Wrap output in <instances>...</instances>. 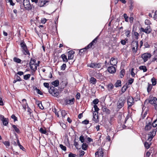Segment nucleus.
Segmentation results:
<instances>
[{"instance_id": "f257e3e1", "label": "nucleus", "mask_w": 157, "mask_h": 157, "mask_svg": "<svg viewBox=\"0 0 157 157\" xmlns=\"http://www.w3.org/2000/svg\"><path fill=\"white\" fill-rule=\"evenodd\" d=\"M149 103L152 104L154 106V108L155 109H157V98L155 97L151 98V99H147L146 100L144 101V104L146 103Z\"/></svg>"}, {"instance_id": "f03ea898", "label": "nucleus", "mask_w": 157, "mask_h": 157, "mask_svg": "<svg viewBox=\"0 0 157 157\" xmlns=\"http://www.w3.org/2000/svg\"><path fill=\"white\" fill-rule=\"evenodd\" d=\"M126 101V98L124 97H121L120 98L117 103V105L118 108L121 109L124 105Z\"/></svg>"}, {"instance_id": "7ed1b4c3", "label": "nucleus", "mask_w": 157, "mask_h": 157, "mask_svg": "<svg viewBox=\"0 0 157 157\" xmlns=\"http://www.w3.org/2000/svg\"><path fill=\"white\" fill-rule=\"evenodd\" d=\"M49 92L53 96L57 97L59 95L58 90L53 86L50 87Z\"/></svg>"}, {"instance_id": "20e7f679", "label": "nucleus", "mask_w": 157, "mask_h": 157, "mask_svg": "<svg viewBox=\"0 0 157 157\" xmlns=\"http://www.w3.org/2000/svg\"><path fill=\"white\" fill-rule=\"evenodd\" d=\"M156 131V128H155L153 129L152 132H151L149 133L148 134V137L147 141L149 142L151 141L153 137L155 135Z\"/></svg>"}, {"instance_id": "39448f33", "label": "nucleus", "mask_w": 157, "mask_h": 157, "mask_svg": "<svg viewBox=\"0 0 157 157\" xmlns=\"http://www.w3.org/2000/svg\"><path fill=\"white\" fill-rule=\"evenodd\" d=\"M127 102L128 105V108L132 106L134 103L133 98L131 97H129L127 99Z\"/></svg>"}, {"instance_id": "423d86ee", "label": "nucleus", "mask_w": 157, "mask_h": 157, "mask_svg": "<svg viewBox=\"0 0 157 157\" xmlns=\"http://www.w3.org/2000/svg\"><path fill=\"white\" fill-rule=\"evenodd\" d=\"M151 56V55L149 53H145L142 55L141 57L144 60V62H146Z\"/></svg>"}, {"instance_id": "0eeeda50", "label": "nucleus", "mask_w": 157, "mask_h": 157, "mask_svg": "<svg viewBox=\"0 0 157 157\" xmlns=\"http://www.w3.org/2000/svg\"><path fill=\"white\" fill-rule=\"evenodd\" d=\"M140 30L143 32H144L147 34L150 33L152 31V29L150 26H147L145 29L143 28H141Z\"/></svg>"}, {"instance_id": "6e6552de", "label": "nucleus", "mask_w": 157, "mask_h": 157, "mask_svg": "<svg viewBox=\"0 0 157 157\" xmlns=\"http://www.w3.org/2000/svg\"><path fill=\"white\" fill-rule=\"evenodd\" d=\"M108 72L111 74L115 73L116 71V69L114 67L111 66L109 67L108 68Z\"/></svg>"}, {"instance_id": "1a4fd4ad", "label": "nucleus", "mask_w": 157, "mask_h": 157, "mask_svg": "<svg viewBox=\"0 0 157 157\" xmlns=\"http://www.w3.org/2000/svg\"><path fill=\"white\" fill-rule=\"evenodd\" d=\"M93 116V121H94L95 123L98 122L99 121V119L98 113H94Z\"/></svg>"}, {"instance_id": "9d476101", "label": "nucleus", "mask_w": 157, "mask_h": 157, "mask_svg": "<svg viewBox=\"0 0 157 157\" xmlns=\"http://www.w3.org/2000/svg\"><path fill=\"white\" fill-rule=\"evenodd\" d=\"M131 45L132 47H136L135 52L136 53L138 50V42L135 40H133L131 43Z\"/></svg>"}, {"instance_id": "9b49d317", "label": "nucleus", "mask_w": 157, "mask_h": 157, "mask_svg": "<svg viewBox=\"0 0 157 157\" xmlns=\"http://www.w3.org/2000/svg\"><path fill=\"white\" fill-rule=\"evenodd\" d=\"M152 126L151 122H149L148 123L146 122V125L144 128L145 130L147 131L150 130L151 129Z\"/></svg>"}, {"instance_id": "f8f14e48", "label": "nucleus", "mask_w": 157, "mask_h": 157, "mask_svg": "<svg viewBox=\"0 0 157 157\" xmlns=\"http://www.w3.org/2000/svg\"><path fill=\"white\" fill-rule=\"evenodd\" d=\"M89 67L93 68H99L101 66L99 63H91L89 66Z\"/></svg>"}, {"instance_id": "ddd939ff", "label": "nucleus", "mask_w": 157, "mask_h": 157, "mask_svg": "<svg viewBox=\"0 0 157 157\" xmlns=\"http://www.w3.org/2000/svg\"><path fill=\"white\" fill-rule=\"evenodd\" d=\"M110 61V64L113 66L116 65L117 63V60L114 58H112Z\"/></svg>"}, {"instance_id": "4468645a", "label": "nucleus", "mask_w": 157, "mask_h": 157, "mask_svg": "<svg viewBox=\"0 0 157 157\" xmlns=\"http://www.w3.org/2000/svg\"><path fill=\"white\" fill-rule=\"evenodd\" d=\"M102 110L104 112H105L107 114H109L110 113V110L106 106L102 107Z\"/></svg>"}, {"instance_id": "2eb2a0df", "label": "nucleus", "mask_w": 157, "mask_h": 157, "mask_svg": "<svg viewBox=\"0 0 157 157\" xmlns=\"http://www.w3.org/2000/svg\"><path fill=\"white\" fill-rule=\"evenodd\" d=\"M74 101L75 98H73L71 99H66V102L67 104H72L74 103Z\"/></svg>"}, {"instance_id": "dca6fc26", "label": "nucleus", "mask_w": 157, "mask_h": 157, "mask_svg": "<svg viewBox=\"0 0 157 157\" xmlns=\"http://www.w3.org/2000/svg\"><path fill=\"white\" fill-rule=\"evenodd\" d=\"M36 60L32 58L31 59V61L29 63V65L31 69L33 68V65H34L35 64Z\"/></svg>"}, {"instance_id": "f3484780", "label": "nucleus", "mask_w": 157, "mask_h": 157, "mask_svg": "<svg viewBox=\"0 0 157 157\" xmlns=\"http://www.w3.org/2000/svg\"><path fill=\"white\" fill-rule=\"evenodd\" d=\"M24 6L26 10H29L32 9V7L31 6L30 3H28V4L26 3L25 5Z\"/></svg>"}, {"instance_id": "a211bd4d", "label": "nucleus", "mask_w": 157, "mask_h": 157, "mask_svg": "<svg viewBox=\"0 0 157 157\" xmlns=\"http://www.w3.org/2000/svg\"><path fill=\"white\" fill-rule=\"evenodd\" d=\"M61 57L62 58L63 62L65 63L67 62L68 59L67 58V56L64 54H62Z\"/></svg>"}, {"instance_id": "6ab92c4d", "label": "nucleus", "mask_w": 157, "mask_h": 157, "mask_svg": "<svg viewBox=\"0 0 157 157\" xmlns=\"http://www.w3.org/2000/svg\"><path fill=\"white\" fill-rule=\"evenodd\" d=\"M59 82L58 80H56L52 82V84L55 86H57L59 85Z\"/></svg>"}, {"instance_id": "aec40b11", "label": "nucleus", "mask_w": 157, "mask_h": 157, "mask_svg": "<svg viewBox=\"0 0 157 157\" xmlns=\"http://www.w3.org/2000/svg\"><path fill=\"white\" fill-rule=\"evenodd\" d=\"M9 121V119L8 118H5L2 121L3 125H4L5 126H6L8 124Z\"/></svg>"}, {"instance_id": "412c9836", "label": "nucleus", "mask_w": 157, "mask_h": 157, "mask_svg": "<svg viewBox=\"0 0 157 157\" xmlns=\"http://www.w3.org/2000/svg\"><path fill=\"white\" fill-rule=\"evenodd\" d=\"M128 88V87L127 86V84H125L122 87L121 89V91L122 93H124L127 89Z\"/></svg>"}, {"instance_id": "4be33fe9", "label": "nucleus", "mask_w": 157, "mask_h": 157, "mask_svg": "<svg viewBox=\"0 0 157 157\" xmlns=\"http://www.w3.org/2000/svg\"><path fill=\"white\" fill-rule=\"evenodd\" d=\"M139 68L140 70H143L144 72H146L147 71L146 67L144 66H141L139 67Z\"/></svg>"}, {"instance_id": "5701e85b", "label": "nucleus", "mask_w": 157, "mask_h": 157, "mask_svg": "<svg viewBox=\"0 0 157 157\" xmlns=\"http://www.w3.org/2000/svg\"><path fill=\"white\" fill-rule=\"evenodd\" d=\"M115 86L118 87L121 86V81L120 80H118L114 84Z\"/></svg>"}, {"instance_id": "b1692460", "label": "nucleus", "mask_w": 157, "mask_h": 157, "mask_svg": "<svg viewBox=\"0 0 157 157\" xmlns=\"http://www.w3.org/2000/svg\"><path fill=\"white\" fill-rule=\"evenodd\" d=\"M12 127L14 129L15 132L17 133H20V131L19 128H18L15 125H12Z\"/></svg>"}, {"instance_id": "393cba45", "label": "nucleus", "mask_w": 157, "mask_h": 157, "mask_svg": "<svg viewBox=\"0 0 157 157\" xmlns=\"http://www.w3.org/2000/svg\"><path fill=\"white\" fill-rule=\"evenodd\" d=\"M20 45L23 50L24 49H26V48H27L26 44L24 42L21 43Z\"/></svg>"}, {"instance_id": "a878e982", "label": "nucleus", "mask_w": 157, "mask_h": 157, "mask_svg": "<svg viewBox=\"0 0 157 157\" xmlns=\"http://www.w3.org/2000/svg\"><path fill=\"white\" fill-rule=\"evenodd\" d=\"M24 54L26 55H30V53L29 52V50L27 49V48H26L25 49H24L22 50Z\"/></svg>"}, {"instance_id": "bb28decb", "label": "nucleus", "mask_w": 157, "mask_h": 157, "mask_svg": "<svg viewBox=\"0 0 157 157\" xmlns=\"http://www.w3.org/2000/svg\"><path fill=\"white\" fill-rule=\"evenodd\" d=\"M96 80L95 78H94V77H91L90 78V83H92L93 84H94L96 83Z\"/></svg>"}, {"instance_id": "cd10ccee", "label": "nucleus", "mask_w": 157, "mask_h": 157, "mask_svg": "<svg viewBox=\"0 0 157 157\" xmlns=\"http://www.w3.org/2000/svg\"><path fill=\"white\" fill-rule=\"evenodd\" d=\"M152 86L151 85L148 83V87L147 88V90L148 93H149L151 91L152 88Z\"/></svg>"}, {"instance_id": "c85d7f7f", "label": "nucleus", "mask_w": 157, "mask_h": 157, "mask_svg": "<svg viewBox=\"0 0 157 157\" xmlns=\"http://www.w3.org/2000/svg\"><path fill=\"white\" fill-rule=\"evenodd\" d=\"M39 131L42 134H46L47 132L45 129H44L42 128H40L39 129Z\"/></svg>"}, {"instance_id": "c756f323", "label": "nucleus", "mask_w": 157, "mask_h": 157, "mask_svg": "<svg viewBox=\"0 0 157 157\" xmlns=\"http://www.w3.org/2000/svg\"><path fill=\"white\" fill-rule=\"evenodd\" d=\"M113 87V85L112 84H109L107 85L108 89L109 90H112Z\"/></svg>"}, {"instance_id": "7c9ffc66", "label": "nucleus", "mask_w": 157, "mask_h": 157, "mask_svg": "<svg viewBox=\"0 0 157 157\" xmlns=\"http://www.w3.org/2000/svg\"><path fill=\"white\" fill-rule=\"evenodd\" d=\"M36 103L40 109H44V107L43 106L41 103L40 102V101L36 102Z\"/></svg>"}, {"instance_id": "2f4dec72", "label": "nucleus", "mask_w": 157, "mask_h": 157, "mask_svg": "<svg viewBox=\"0 0 157 157\" xmlns=\"http://www.w3.org/2000/svg\"><path fill=\"white\" fill-rule=\"evenodd\" d=\"M14 61L19 63L21 62V60L19 58H17L16 57H14L13 59Z\"/></svg>"}, {"instance_id": "473e14b6", "label": "nucleus", "mask_w": 157, "mask_h": 157, "mask_svg": "<svg viewBox=\"0 0 157 157\" xmlns=\"http://www.w3.org/2000/svg\"><path fill=\"white\" fill-rule=\"evenodd\" d=\"M88 147V145L86 143H83L82 145V149L84 150H86Z\"/></svg>"}, {"instance_id": "72a5a7b5", "label": "nucleus", "mask_w": 157, "mask_h": 157, "mask_svg": "<svg viewBox=\"0 0 157 157\" xmlns=\"http://www.w3.org/2000/svg\"><path fill=\"white\" fill-rule=\"evenodd\" d=\"M152 126L153 127H155L157 125V118L156 119H155L153 122L152 124H151Z\"/></svg>"}, {"instance_id": "f704fd0d", "label": "nucleus", "mask_w": 157, "mask_h": 157, "mask_svg": "<svg viewBox=\"0 0 157 157\" xmlns=\"http://www.w3.org/2000/svg\"><path fill=\"white\" fill-rule=\"evenodd\" d=\"M151 81L152 83V85L153 86H155L156 85V82L155 78L154 77L152 78L151 79Z\"/></svg>"}, {"instance_id": "c9c22d12", "label": "nucleus", "mask_w": 157, "mask_h": 157, "mask_svg": "<svg viewBox=\"0 0 157 157\" xmlns=\"http://www.w3.org/2000/svg\"><path fill=\"white\" fill-rule=\"evenodd\" d=\"M94 110H95L94 112H95V113H98V111L99 110V109L97 105H94Z\"/></svg>"}, {"instance_id": "e433bc0d", "label": "nucleus", "mask_w": 157, "mask_h": 157, "mask_svg": "<svg viewBox=\"0 0 157 157\" xmlns=\"http://www.w3.org/2000/svg\"><path fill=\"white\" fill-rule=\"evenodd\" d=\"M30 75L29 74H27L24 76V79L25 80L28 79L30 77Z\"/></svg>"}, {"instance_id": "4c0bfd02", "label": "nucleus", "mask_w": 157, "mask_h": 157, "mask_svg": "<svg viewBox=\"0 0 157 157\" xmlns=\"http://www.w3.org/2000/svg\"><path fill=\"white\" fill-rule=\"evenodd\" d=\"M59 147L60 148L63 150L64 151H66L67 149V148L66 146H63L62 144H60Z\"/></svg>"}, {"instance_id": "58836bf2", "label": "nucleus", "mask_w": 157, "mask_h": 157, "mask_svg": "<svg viewBox=\"0 0 157 157\" xmlns=\"http://www.w3.org/2000/svg\"><path fill=\"white\" fill-rule=\"evenodd\" d=\"M144 146L147 149H148L150 147V144L146 142L144 144Z\"/></svg>"}, {"instance_id": "ea45409f", "label": "nucleus", "mask_w": 157, "mask_h": 157, "mask_svg": "<svg viewBox=\"0 0 157 157\" xmlns=\"http://www.w3.org/2000/svg\"><path fill=\"white\" fill-rule=\"evenodd\" d=\"M93 45V44H92V43H90L86 47H85L84 48V49H85L86 50L87 49L91 48Z\"/></svg>"}, {"instance_id": "a19ab883", "label": "nucleus", "mask_w": 157, "mask_h": 157, "mask_svg": "<svg viewBox=\"0 0 157 157\" xmlns=\"http://www.w3.org/2000/svg\"><path fill=\"white\" fill-rule=\"evenodd\" d=\"M134 80V79L132 78H130V79H129L128 81V85L131 84L133 82Z\"/></svg>"}, {"instance_id": "79ce46f5", "label": "nucleus", "mask_w": 157, "mask_h": 157, "mask_svg": "<svg viewBox=\"0 0 157 157\" xmlns=\"http://www.w3.org/2000/svg\"><path fill=\"white\" fill-rule=\"evenodd\" d=\"M49 1H41L40 5V6H44L46 4V3L48 2Z\"/></svg>"}, {"instance_id": "37998d69", "label": "nucleus", "mask_w": 157, "mask_h": 157, "mask_svg": "<svg viewBox=\"0 0 157 157\" xmlns=\"http://www.w3.org/2000/svg\"><path fill=\"white\" fill-rule=\"evenodd\" d=\"M66 67V65L65 64H63L61 66V70L63 71L64 70Z\"/></svg>"}, {"instance_id": "c03bdc74", "label": "nucleus", "mask_w": 157, "mask_h": 157, "mask_svg": "<svg viewBox=\"0 0 157 157\" xmlns=\"http://www.w3.org/2000/svg\"><path fill=\"white\" fill-rule=\"evenodd\" d=\"M79 140L82 143H83V142L84 141V137L82 135H81L79 137Z\"/></svg>"}, {"instance_id": "a18cd8bd", "label": "nucleus", "mask_w": 157, "mask_h": 157, "mask_svg": "<svg viewBox=\"0 0 157 157\" xmlns=\"http://www.w3.org/2000/svg\"><path fill=\"white\" fill-rule=\"evenodd\" d=\"M133 35L134 36H135V38L136 39H138L139 34L137 32H134Z\"/></svg>"}, {"instance_id": "49530a36", "label": "nucleus", "mask_w": 157, "mask_h": 157, "mask_svg": "<svg viewBox=\"0 0 157 157\" xmlns=\"http://www.w3.org/2000/svg\"><path fill=\"white\" fill-rule=\"evenodd\" d=\"M124 72H125V70L124 69H123L121 70V71L120 72V74H121V78H122L124 76Z\"/></svg>"}, {"instance_id": "de8ad7c7", "label": "nucleus", "mask_w": 157, "mask_h": 157, "mask_svg": "<svg viewBox=\"0 0 157 157\" xmlns=\"http://www.w3.org/2000/svg\"><path fill=\"white\" fill-rule=\"evenodd\" d=\"M61 113L62 114V116L63 117H64L66 115L67 113L65 110H62L61 111Z\"/></svg>"}, {"instance_id": "09e8293b", "label": "nucleus", "mask_w": 157, "mask_h": 157, "mask_svg": "<svg viewBox=\"0 0 157 157\" xmlns=\"http://www.w3.org/2000/svg\"><path fill=\"white\" fill-rule=\"evenodd\" d=\"M4 144L6 147L10 145V142L8 141H5L3 142Z\"/></svg>"}, {"instance_id": "8fccbe9b", "label": "nucleus", "mask_w": 157, "mask_h": 157, "mask_svg": "<svg viewBox=\"0 0 157 157\" xmlns=\"http://www.w3.org/2000/svg\"><path fill=\"white\" fill-rule=\"evenodd\" d=\"M11 117V118L13 119L14 122L17 121V118L14 114H13Z\"/></svg>"}, {"instance_id": "3c124183", "label": "nucleus", "mask_w": 157, "mask_h": 157, "mask_svg": "<svg viewBox=\"0 0 157 157\" xmlns=\"http://www.w3.org/2000/svg\"><path fill=\"white\" fill-rule=\"evenodd\" d=\"M79 156L80 157L83 156L85 153V152L84 151L82 150L79 151Z\"/></svg>"}, {"instance_id": "603ef678", "label": "nucleus", "mask_w": 157, "mask_h": 157, "mask_svg": "<svg viewBox=\"0 0 157 157\" xmlns=\"http://www.w3.org/2000/svg\"><path fill=\"white\" fill-rule=\"evenodd\" d=\"M145 23L146 25H149L151 24L150 20L148 19H146L145 20Z\"/></svg>"}, {"instance_id": "864d4df0", "label": "nucleus", "mask_w": 157, "mask_h": 157, "mask_svg": "<svg viewBox=\"0 0 157 157\" xmlns=\"http://www.w3.org/2000/svg\"><path fill=\"white\" fill-rule=\"evenodd\" d=\"M123 15H124V17L125 19V21H126V22H128V17L127 16V15L126 13H124V14Z\"/></svg>"}, {"instance_id": "5fc2aeb1", "label": "nucleus", "mask_w": 157, "mask_h": 157, "mask_svg": "<svg viewBox=\"0 0 157 157\" xmlns=\"http://www.w3.org/2000/svg\"><path fill=\"white\" fill-rule=\"evenodd\" d=\"M130 31L128 30V31H127L125 32V34H126V36L127 37H129L130 36Z\"/></svg>"}, {"instance_id": "6e6d98bb", "label": "nucleus", "mask_w": 157, "mask_h": 157, "mask_svg": "<svg viewBox=\"0 0 157 157\" xmlns=\"http://www.w3.org/2000/svg\"><path fill=\"white\" fill-rule=\"evenodd\" d=\"M99 101L98 99H94L93 101V103L94 104H95V105H96V104H98V103Z\"/></svg>"}, {"instance_id": "4d7b16f0", "label": "nucleus", "mask_w": 157, "mask_h": 157, "mask_svg": "<svg viewBox=\"0 0 157 157\" xmlns=\"http://www.w3.org/2000/svg\"><path fill=\"white\" fill-rule=\"evenodd\" d=\"M34 65V67L33 66V68L31 69L33 71H35L37 69V63H36V64H35Z\"/></svg>"}, {"instance_id": "13d9d810", "label": "nucleus", "mask_w": 157, "mask_h": 157, "mask_svg": "<svg viewBox=\"0 0 157 157\" xmlns=\"http://www.w3.org/2000/svg\"><path fill=\"white\" fill-rule=\"evenodd\" d=\"M74 145L77 148L78 146V142L76 141L75 139L74 141Z\"/></svg>"}, {"instance_id": "bf43d9fd", "label": "nucleus", "mask_w": 157, "mask_h": 157, "mask_svg": "<svg viewBox=\"0 0 157 157\" xmlns=\"http://www.w3.org/2000/svg\"><path fill=\"white\" fill-rule=\"evenodd\" d=\"M74 55H69L68 54V59H72L74 58Z\"/></svg>"}, {"instance_id": "052dcab7", "label": "nucleus", "mask_w": 157, "mask_h": 157, "mask_svg": "<svg viewBox=\"0 0 157 157\" xmlns=\"http://www.w3.org/2000/svg\"><path fill=\"white\" fill-rule=\"evenodd\" d=\"M76 98L77 99H79L80 98V94L79 93H78L76 95Z\"/></svg>"}, {"instance_id": "680f3d73", "label": "nucleus", "mask_w": 157, "mask_h": 157, "mask_svg": "<svg viewBox=\"0 0 157 157\" xmlns=\"http://www.w3.org/2000/svg\"><path fill=\"white\" fill-rule=\"evenodd\" d=\"M134 69L132 68L131 70V75L132 77H134L135 75V74L133 72Z\"/></svg>"}, {"instance_id": "e2e57ef3", "label": "nucleus", "mask_w": 157, "mask_h": 157, "mask_svg": "<svg viewBox=\"0 0 157 157\" xmlns=\"http://www.w3.org/2000/svg\"><path fill=\"white\" fill-rule=\"evenodd\" d=\"M98 36L96 37L91 43L93 44L94 43H96L98 40Z\"/></svg>"}, {"instance_id": "0e129e2a", "label": "nucleus", "mask_w": 157, "mask_h": 157, "mask_svg": "<svg viewBox=\"0 0 157 157\" xmlns=\"http://www.w3.org/2000/svg\"><path fill=\"white\" fill-rule=\"evenodd\" d=\"M28 3H30L29 0H23V5L24 6L25 5L26 3L28 4Z\"/></svg>"}, {"instance_id": "69168bd1", "label": "nucleus", "mask_w": 157, "mask_h": 157, "mask_svg": "<svg viewBox=\"0 0 157 157\" xmlns=\"http://www.w3.org/2000/svg\"><path fill=\"white\" fill-rule=\"evenodd\" d=\"M75 53V52L74 51H73V50H71V51H69L68 52V54L73 55Z\"/></svg>"}, {"instance_id": "338daca9", "label": "nucleus", "mask_w": 157, "mask_h": 157, "mask_svg": "<svg viewBox=\"0 0 157 157\" xmlns=\"http://www.w3.org/2000/svg\"><path fill=\"white\" fill-rule=\"evenodd\" d=\"M44 85L45 87L48 88V89H49V84L48 83L44 82Z\"/></svg>"}, {"instance_id": "774afa93", "label": "nucleus", "mask_w": 157, "mask_h": 157, "mask_svg": "<svg viewBox=\"0 0 157 157\" xmlns=\"http://www.w3.org/2000/svg\"><path fill=\"white\" fill-rule=\"evenodd\" d=\"M68 157H75V155L71 152L68 155Z\"/></svg>"}]
</instances>
